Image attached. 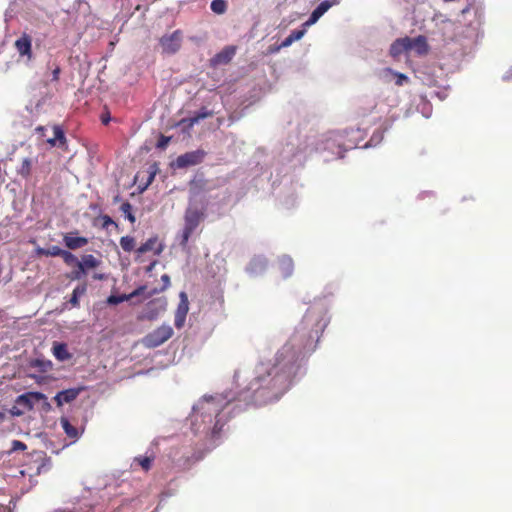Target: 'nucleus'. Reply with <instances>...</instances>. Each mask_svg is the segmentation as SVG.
<instances>
[{
	"label": "nucleus",
	"mask_w": 512,
	"mask_h": 512,
	"mask_svg": "<svg viewBox=\"0 0 512 512\" xmlns=\"http://www.w3.org/2000/svg\"><path fill=\"white\" fill-rule=\"evenodd\" d=\"M31 173V160L28 158H25L22 161V165L19 169V174L25 178H27Z\"/></svg>",
	"instance_id": "33"
},
{
	"label": "nucleus",
	"mask_w": 512,
	"mask_h": 512,
	"mask_svg": "<svg viewBox=\"0 0 512 512\" xmlns=\"http://www.w3.org/2000/svg\"><path fill=\"white\" fill-rule=\"evenodd\" d=\"M383 139V132L381 131H377L375 132L370 141L368 143H366L363 148H367V147H372V146H376L377 144H379Z\"/></svg>",
	"instance_id": "34"
},
{
	"label": "nucleus",
	"mask_w": 512,
	"mask_h": 512,
	"mask_svg": "<svg viewBox=\"0 0 512 512\" xmlns=\"http://www.w3.org/2000/svg\"><path fill=\"white\" fill-rule=\"evenodd\" d=\"M120 246L126 252H131L135 247V239L131 236H123L120 239Z\"/></svg>",
	"instance_id": "29"
},
{
	"label": "nucleus",
	"mask_w": 512,
	"mask_h": 512,
	"mask_svg": "<svg viewBox=\"0 0 512 512\" xmlns=\"http://www.w3.org/2000/svg\"><path fill=\"white\" fill-rule=\"evenodd\" d=\"M354 130L341 132H331L322 141L321 150L332 154V157L326 156L325 160L329 161L334 158H342L343 152L356 146L358 138L353 137Z\"/></svg>",
	"instance_id": "2"
},
{
	"label": "nucleus",
	"mask_w": 512,
	"mask_h": 512,
	"mask_svg": "<svg viewBox=\"0 0 512 512\" xmlns=\"http://www.w3.org/2000/svg\"><path fill=\"white\" fill-rule=\"evenodd\" d=\"M169 142V138L162 137L158 142V147L164 148Z\"/></svg>",
	"instance_id": "48"
},
{
	"label": "nucleus",
	"mask_w": 512,
	"mask_h": 512,
	"mask_svg": "<svg viewBox=\"0 0 512 512\" xmlns=\"http://www.w3.org/2000/svg\"><path fill=\"white\" fill-rule=\"evenodd\" d=\"M235 55V49L233 47H227L223 51L219 52L213 58L214 64H227Z\"/></svg>",
	"instance_id": "18"
},
{
	"label": "nucleus",
	"mask_w": 512,
	"mask_h": 512,
	"mask_svg": "<svg viewBox=\"0 0 512 512\" xmlns=\"http://www.w3.org/2000/svg\"><path fill=\"white\" fill-rule=\"evenodd\" d=\"M67 265L76 264L78 266L79 260L71 252L64 250L61 256Z\"/></svg>",
	"instance_id": "35"
},
{
	"label": "nucleus",
	"mask_w": 512,
	"mask_h": 512,
	"mask_svg": "<svg viewBox=\"0 0 512 512\" xmlns=\"http://www.w3.org/2000/svg\"><path fill=\"white\" fill-rule=\"evenodd\" d=\"M53 355L59 361H65L71 357L64 343H55L53 345Z\"/></svg>",
	"instance_id": "21"
},
{
	"label": "nucleus",
	"mask_w": 512,
	"mask_h": 512,
	"mask_svg": "<svg viewBox=\"0 0 512 512\" xmlns=\"http://www.w3.org/2000/svg\"><path fill=\"white\" fill-rule=\"evenodd\" d=\"M206 153L202 149H197L195 151H190L178 156L174 162V167L178 169L187 168L190 166L197 165L201 163L205 157Z\"/></svg>",
	"instance_id": "7"
},
{
	"label": "nucleus",
	"mask_w": 512,
	"mask_h": 512,
	"mask_svg": "<svg viewBox=\"0 0 512 512\" xmlns=\"http://www.w3.org/2000/svg\"><path fill=\"white\" fill-rule=\"evenodd\" d=\"M384 73L387 74V75L390 74L393 77H395V83L398 86L404 85L409 80L408 77L405 74H402V73H399V72H395V71H393L390 68L385 69Z\"/></svg>",
	"instance_id": "27"
},
{
	"label": "nucleus",
	"mask_w": 512,
	"mask_h": 512,
	"mask_svg": "<svg viewBox=\"0 0 512 512\" xmlns=\"http://www.w3.org/2000/svg\"><path fill=\"white\" fill-rule=\"evenodd\" d=\"M266 267H267L266 258L263 256H256L253 259H251V261L249 262V264L246 267V271H247V273H249L252 276H257V275H260L261 273H263L265 271Z\"/></svg>",
	"instance_id": "12"
},
{
	"label": "nucleus",
	"mask_w": 512,
	"mask_h": 512,
	"mask_svg": "<svg viewBox=\"0 0 512 512\" xmlns=\"http://www.w3.org/2000/svg\"><path fill=\"white\" fill-rule=\"evenodd\" d=\"M86 290V284H81L74 288L70 298V303L72 304L73 307L79 306V298L86 293Z\"/></svg>",
	"instance_id": "25"
},
{
	"label": "nucleus",
	"mask_w": 512,
	"mask_h": 512,
	"mask_svg": "<svg viewBox=\"0 0 512 512\" xmlns=\"http://www.w3.org/2000/svg\"><path fill=\"white\" fill-rule=\"evenodd\" d=\"M293 267L294 265L291 257L284 255L279 258V268L285 278L289 277L292 274Z\"/></svg>",
	"instance_id": "20"
},
{
	"label": "nucleus",
	"mask_w": 512,
	"mask_h": 512,
	"mask_svg": "<svg viewBox=\"0 0 512 512\" xmlns=\"http://www.w3.org/2000/svg\"><path fill=\"white\" fill-rule=\"evenodd\" d=\"M31 365L34 368H38L42 372L48 371L52 366L50 361H45V360H40V359L34 360Z\"/></svg>",
	"instance_id": "32"
},
{
	"label": "nucleus",
	"mask_w": 512,
	"mask_h": 512,
	"mask_svg": "<svg viewBox=\"0 0 512 512\" xmlns=\"http://www.w3.org/2000/svg\"><path fill=\"white\" fill-rule=\"evenodd\" d=\"M61 425L65 431V433L70 437V438H77L78 437V430L72 426L69 422L68 419L66 418H61Z\"/></svg>",
	"instance_id": "28"
},
{
	"label": "nucleus",
	"mask_w": 512,
	"mask_h": 512,
	"mask_svg": "<svg viewBox=\"0 0 512 512\" xmlns=\"http://www.w3.org/2000/svg\"><path fill=\"white\" fill-rule=\"evenodd\" d=\"M328 323L326 303H314L273 360L256 366L253 379L243 390L201 397L186 419L198 442L221 445L227 437V423L233 414L250 404L264 405L279 400L294 384L305 353L314 351Z\"/></svg>",
	"instance_id": "1"
},
{
	"label": "nucleus",
	"mask_w": 512,
	"mask_h": 512,
	"mask_svg": "<svg viewBox=\"0 0 512 512\" xmlns=\"http://www.w3.org/2000/svg\"><path fill=\"white\" fill-rule=\"evenodd\" d=\"M78 390L77 389H67L60 391L56 394L54 397V400L56 401L58 406H62L63 404L70 403L73 400L76 399L78 396Z\"/></svg>",
	"instance_id": "16"
},
{
	"label": "nucleus",
	"mask_w": 512,
	"mask_h": 512,
	"mask_svg": "<svg viewBox=\"0 0 512 512\" xmlns=\"http://www.w3.org/2000/svg\"><path fill=\"white\" fill-rule=\"evenodd\" d=\"M155 244H156V238H150L137 249V253L139 255H141L148 251L153 250L155 252V254H160L162 252V248L159 247V248L155 249L154 248Z\"/></svg>",
	"instance_id": "24"
},
{
	"label": "nucleus",
	"mask_w": 512,
	"mask_h": 512,
	"mask_svg": "<svg viewBox=\"0 0 512 512\" xmlns=\"http://www.w3.org/2000/svg\"><path fill=\"white\" fill-rule=\"evenodd\" d=\"M145 290H146V286H140L137 289H135L134 291H132L130 294L110 295L107 298V303L109 305L120 304V303H122L124 301H128V300H130V299H132L134 297L142 295Z\"/></svg>",
	"instance_id": "13"
},
{
	"label": "nucleus",
	"mask_w": 512,
	"mask_h": 512,
	"mask_svg": "<svg viewBox=\"0 0 512 512\" xmlns=\"http://www.w3.org/2000/svg\"><path fill=\"white\" fill-rule=\"evenodd\" d=\"M306 33V29L292 31L280 44L278 49L289 47L293 42L300 40Z\"/></svg>",
	"instance_id": "19"
},
{
	"label": "nucleus",
	"mask_w": 512,
	"mask_h": 512,
	"mask_svg": "<svg viewBox=\"0 0 512 512\" xmlns=\"http://www.w3.org/2000/svg\"><path fill=\"white\" fill-rule=\"evenodd\" d=\"M339 2V0H324L313 10V12L321 18L332 6L338 5Z\"/></svg>",
	"instance_id": "23"
},
{
	"label": "nucleus",
	"mask_w": 512,
	"mask_h": 512,
	"mask_svg": "<svg viewBox=\"0 0 512 512\" xmlns=\"http://www.w3.org/2000/svg\"><path fill=\"white\" fill-rule=\"evenodd\" d=\"M40 402H42V406H43V409H44L45 411H49V410H50L51 405H50V403L47 401V397H46V396H45V398H44V399H40Z\"/></svg>",
	"instance_id": "46"
},
{
	"label": "nucleus",
	"mask_w": 512,
	"mask_h": 512,
	"mask_svg": "<svg viewBox=\"0 0 512 512\" xmlns=\"http://www.w3.org/2000/svg\"><path fill=\"white\" fill-rule=\"evenodd\" d=\"M179 299L180 301L175 312L174 324L176 328L181 329L185 324L186 316L189 311V301L187 294L183 291L180 292Z\"/></svg>",
	"instance_id": "8"
},
{
	"label": "nucleus",
	"mask_w": 512,
	"mask_h": 512,
	"mask_svg": "<svg viewBox=\"0 0 512 512\" xmlns=\"http://www.w3.org/2000/svg\"><path fill=\"white\" fill-rule=\"evenodd\" d=\"M182 33L179 30L172 32L171 34H165L160 38V47L163 53L174 54L176 53L182 44Z\"/></svg>",
	"instance_id": "6"
},
{
	"label": "nucleus",
	"mask_w": 512,
	"mask_h": 512,
	"mask_svg": "<svg viewBox=\"0 0 512 512\" xmlns=\"http://www.w3.org/2000/svg\"><path fill=\"white\" fill-rule=\"evenodd\" d=\"M173 328L168 324H163L152 332L148 333L142 343L147 348H156L173 336Z\"/></svg>",
	"instance_id": "5"
},
{
	"label": "nucleus",
	"mask_w": 512,
	"mask_h": 512,
	"mask_svg": "<svg viewBox=\"0 0 512 512\" xmlns=\"http://www.w3.org/2000/svg\"><path fill=\"white\" fill-rule=\"evenodd\" d=\"M134 463L140 465L145 471H148L151 467L152 458L150 457H137L134 459Z\"/></svg>",
	"instance_id": "37"
},
{
	"label": "nucleus",
	"mask_w": 512,
	"mask_h": 512,
	"mask_svg": "<svg viewBox=\"0 0 512 512\" xmlns=\"http://www.w3.org/2000/svg\"><path fill=\"white\" fill-rule=\"evenodd\" d=\"M6 419V414L0 411V423H2Z\"/></svg>",
	"instance_id": "53"
},
{
	"label": "nucleus",
	"mask_w": 512,
	"mask_h": 512,
	"mask_svg": "<svg viewBox=\"0 0 512 512\" xmlns=\"http://www.w3.org/2000/svg\"><path fill=\"white\" fill-rule=\"evenodd\" d=\"M24 412H25L24 409H22L21 406L16 403L9 410V413L11 414V416H15V417L23 415Z\"/></svg>",
	"instance_id": "39"
},
{
	"label": "nucleus",
	"mask_w": 512,
	"mask_h": 512,
	"mask_svg": "<svg viewBox=\"0 0 512 512\" xmlns=\"http://www.w3.org/2000/svg\"><path fill=\"white\" fill-rule=\"evenodd\" d=\"M48 143L51 145V146H57L59 145V143L57 142V140L53 137V138H50L48 139Z\"/></svg>",
	"instance_id": "51"
},
{
	"label": "nucleus",
	"mask_w": 512,
	"mask_h": 512,
	"mask_svg": "<svg viewBox=\"0 0 512 512\" xmlns=\"http://www.w3.org/2000/svg\"><path fill=\"white\" fill-rule=\"evenodd\" d=\"M319 19L320 17L312 11L308 20L304 22L302 26L306 29L307 27L314 25Z\"/></svg>",
	"instance_id": "38"
},
{
	"label": "nucleus",
	"mask_w": 512,
	"mask_h": 512,
	"mask_svg": "<svg viewBox=\"0 0 512 512\" xmlns=\"http://www.w3.org/2000/svg\"><path fill=\"white\" fill-rule=\"evenodd\" d=\"M63 249H61L59 246H50L49 248L47 249H41L40 250V253L43 254V255H46V256H52V257H56V256H62V253H63Z\"/></svg>",
	"instance_id": "31"
},
{
	"label": "nucleus",
	"mask_w": 512,
	"mask_h": 512,
	"mask_svg": "<svg viewBox=\"0 0 512 512\" xmlns=\"http://www.w3.org/2000/svg\"><path fill=\"white\" fill-rule=\"evenodd\" d=\"M408 51H410V38L408 37L397 39L390 47V55L395 59L400 58Z\"/></svg>",
	"instance_id": "11"
},
{
	"label": "nucleus",
	"mask_w": 512,
	"mask_h": 512,
	"mask_svg": "<svg viewBox=\"0 0 512 512\" xmlns=\"http://www.w3.org/2000/svg\"><path fill=\"white\" fill-rule=\"evenodd\" d=\"M11 448H19V449H22V448H27L26 445L18 440H14L12 441L11 443Z\"/></svg>",
	"instance_id": "43"
},
{
	"label": "nucleus",
	"mask_w": 512,
	"mask_h": 512,
	"mask_svg": "<svg viewBox=\"0 0 512 512\" xmlns=\"http://www.w3.org/2000/svg\"><path fill=\"white\" fill-rule=\"evenodd\" d=\"M22 461L23 469L20 470V474L30 478L46 473L52 467L51 460L47 458L43 450H32L25 453Z\"/></svg>",
	"instance_id": "3"
},
{
	"label": "nucleus",
	"mask_w": 512,
	"mask_h": 512,
	"mask_svg": "<svg viewBox=\"0 0 512 512\" xmlns=\"http://www.w3.org/2000/svg\"><path fill=\"white\" fill-rule=\"evenodd\" d=\"M59 74H60V68L59 67H56L53 71H52V81H57L59 79Z\"/></svg>",
	"instance_id": "47"
},
{
	"label": "nucleus",
	"mask_w": 512,
	"mask_h": 512,
	"mask_svg": "<svg viewBox=\"0 0 512 512\" xmlns=\"http://www.w3.org/2000/svg\"><path fill=\"white\" fill-rule=\"evenodd\" d=\"M161 280L164 283L163 289L167 288L170 285V278L167 274L162 275Z\"/></svg>",
	"instance_id": "45"
},
{
	"label": "nucleus",
	"mask_w": 512,
	"mask_h": 512,
	"mask_svg": "<svg viewBox=\"0 0 512 512\" xmlns=\"http://www.w3.org/2000/svg\"><path fill=\"white\" fill-rule=\"evenodd\" d=\"M171 437H159L154 440V445H168Z\"/></svg>",
	"instance_id": "42"
},
{
	"label": "nucleus",
	"mask_w": 512,
	"mask_h": 512,
	"mask_svg": "<svg viewBox=\"0 0 512 512\" xmlns=\"http://www.w3.org/2000/svg\"><path fill=\"white\" fill-rule=\"evenodd\" d=\"M78 269L73 271L72 274H71V278L74 279V280H79L83 277V275H85L86 273V270L81 267V266H77Z\"/></svg>",
	"instance_id": "40"
},
{
	"label": "nucleus",
	"mask_w": 512,
	"mask_h": 512,
	"mask_svg": "<svg viewBox=\"0 0 512 512\" xmlns=\"http://www.w3.org/2000/svg\"><path fill=\"white\" fill-rule=\"evenodd\" d=\"M211 116V112L207 111L205 108L201 109L199 112H197L195 115L184 118L179 122V126H182L183 128H191L195 124L199 123L201 120Z\"/></svg>",
	"instance_id": "14"
},
{
	"label": "nucleus",
	"mask_w": 512,
	"mask_h": 512,
	"mask_svg": "<svg viewBox=\"0 0 512 512\" xmlns=\"http://www.w3.org/2000/svg\"><path fill=\"white\" fill-rule=\"evenodd\" d=\"M53 133H54V138L57 140L59 145H63L66 141V137H65V134H64V131L62 130V128L60 126H54Z\"/></svg>",
	"instance_id": "36"
},
{
	"label": "nucleus",
	"mask_w": 512,
	"mask_h": 512,
	"mask_svg": "<svg viewBox=\"0 0 512 512\" xmlns=\"http://www.w3.org/2000/svg\"><path fill=\"white\" fill-rule=\"evenodd\" d=\"M148 173H149V176L147 179V183L145 184V186L143 187L142 190L146 189L152 183V181L154 180V177L156 175V169L151 166L150 171Z\"/></svg>",
	"instance_id": "41"
},
{
	"label": "nucleus",
	"mask_w": 512,
	"mask_h": 512,
	"mask_svg": "<svg viewBox=\"0 0 512 512\" xmlns=\"http://www.w3.org/2000/svg\"><path fill=\"white\" fill-rule=\"evenodd\" d=\"M15 48L20 57H26L28 61L32 60V38L23 33L16 41Z\"/></svg>",
	"instance_id": "10"
},
{
	"label": "nucleus",
	"mask_w": 512,
	"mask_h": 512,
	"mask_svg": "<svg viewBox=\"0 0 512 512\" xmlns=\"http://www.w3.org/2000/svg\"><path fill=\"white\" fill-rule=\"evenodd\" d=\"M204 218V213L201 209L189 205L185 212L184 217V228L179 235V244L182 248L187 247V243L189 241L190 236L194 232V230L198 227L200 222Z\"/></svg>",
	"instance_id": "4"
},
{
	"label": "nucleus",
	"mask_w": 512,
	"mask_h": 512,
	"mask_svg": "<svg viewBox=\"0 0 512 512\" xmlns=\"http://www.w3.org/2000/svg\"><path fill=\"white\" fill-rule=\"evenodd\" d=\"M503 80H512V67L503 75Z\"/></svg>",
	"instance_id": "49"
},
{
	"label": "nucleus",
	"mask_w": 512,
	"mask_h": 512,
	"mask_svg": "<svg viewBox=\"0 0 512 512\" xmlns=\"http://www.w3.org/2000/svg\"><path fill=\"white\" fill-rule=\"evenodd\" d=\"M110 121V117L109 116H102V122L103 124H108Z\"/></svg>",
	"instance_id": "52"
},
{
	"label": "nucleus",
	"mask_w": 512,
	"mask_h": 512,
	"mask_svg": "<svg viewBox=\"0 0 512 512\" xmlns=\"http://www.w3.org/2000/svg\"><path fill=\"white\" fill-rule=\"evenodd\" d=\"M64 244L67 248L75 250L84 247L88 244V239L85 237L76 236L73 233H68L63 238Z\"/></svg>",
	"instance_id": "15"
},
{
	"label": "nucleus",
	"mask_w": 512,
	"mask_h": 512,
	"mask_svg": "<svg viewBox=\"0 0 512 512\" xmlns=\"http://www.w3.org/2000/svg\"><path fill=\"white\" fill-rule=\"evenodd\" d=\"M103 278H104V275H103V274H95V275H94V279L102 280Z\"/></svg>",
	"instance_id": "54"
},
{
	"label": "nucleus",
	"mask_w": 512,
	"mask_h": 512,
	"mask_svg": "<svg viewBox=\"0 0 512 512\" xmlns=\"http://www.w3.org/2000/svg\"><path fill=\"white\" fill-rule=\"evenodd\" d=\"M410 51H414L418 55H424L428 51L426 39L422 36L410 38Z\"/></svg>",
	"instance_id": "17"
},
{
	"label": "nucleus",
	"mask_w": 512,
	"mask_h": 512,
	"mask_svg": "<svg viewBox=\"0 0 512 512\" xmlns=\"http://www.w3.org/2000/svg\"><path fill=\"white\" fill-rule=\"evenodd\" d=\"M100 261L94 257L92 254H87L82 256L81 261H79L78 266L83 267L85 270L92 269L98 267Z\"/></svg>",
	"instance_id": "22"
},
{
	"label": "nucleus",
	"mask_w": 512,
	"mask_h": 512,
	"mask_svg": "<svg viewBox=\"0 0 512 512\" xmlns=\"http://www.w3.org/2000/svg\"><path fill=\"white\" fill-rule=\"evenodd\" d=\"M120 210L131 223H134L136 221V218L132 213V206L129 202H124L120 206Z\"/></svg>",
	"instance_id": "30"
},
{
	"label": "nucleus",
	"mask_w": 512,
	"mask_h": 512,
	"mask_svg": "<svg viewBox=\"0 0 512 512\" xmlns=\"http://www.w3.org/2000/svg\"><path fill=\"white\" fill-rule=\"evenodd\" d=\"M0 512H13L12 509L5 505H0Z\"/></svg>",
	"instance_id": "50"
},
{
	"label": "nucleus",
	"mask_w": 512,
	"mask_h": 512,
	"mask_svg": "<svg viewBox=\"0 0 512 512\" xmlns=\"http://www.w3.org/2000/svg\"><path fill=\"white\" fill-rule=\"evenodd\" d=\"M40 107V102L36 103L34 107L27 105L26 110L29 111L31 114H35L34 111H38V108Z\"/></svg>",
	"instance_id": "44"
},
{
	"label": "nucleus",
	"mask_w": 512,
	"mask_h": 512,
	"mask_svg": "<svg viewBox=\"0 0 512 512\" xmlns=\"http://www.w3.org/2000/svg\"><path fill=\"white\" fill-rule=\"evenodd\" d=\"M45 395L41 392H26L19 395L15 399V403L20 405L24 411L32 410L35 403L40 402V399H44Z\"/></svg>",
	"instance_id": "9"
},
{
	"label": "nucleus",
	"mask_w": 512,
	"mask_h": 512,
	"mask_svg": "<svg viewBox=\"0 0 512 512\" xmlns=\"http://www.w3.org/2000/svg\"><path fill=\"white\" fill-rule=\"evenodd\" d=\"M210 8L215 14H224L227 10V2L225 0H213Z\"/></svg>",
	"instance_id": "26"
}]
</instances>
